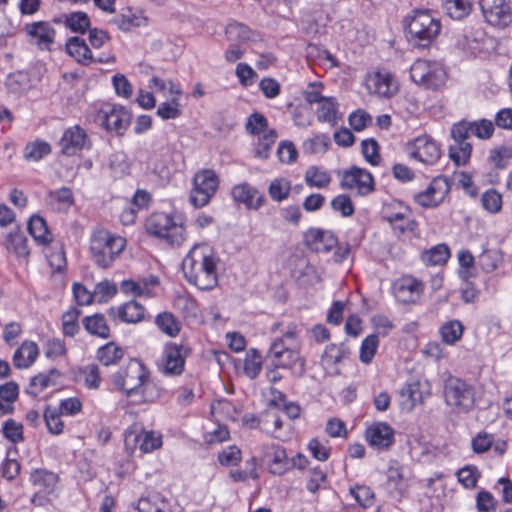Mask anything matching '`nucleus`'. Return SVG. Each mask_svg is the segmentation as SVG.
Listing matches in <instances>:
<instances>
[{
  "label": "nucleus",
  "instance_id": "4468645a",
  "mask_svg": "<svg viewBox=\"0 0 512 512\" xmlns=\"http://www.w3.org/2000/svg\"><path fill=\"white\" fill-rule=\"evenodd\" d=\"M411 79L425 89L438 90L447 80L444 66H411Z\"/></svg>",
  "mask_w": 512,
  "mask_h": 512
},
{
  "label": "nucleus",
  "instance_id": "aec40b11",
  "mask_svg": "<svg viewBox=\"0 0 512 512\" xmlns=\"http://www.w3.org/2000/svg\"><path fill=\"white\" fill-rule=\"evenodd\" d=\"M384 219L389 222L392 228L399 234L412 232L417 226L408 207L399 204L393 211L390 208L384 210Z\"/></svg>",
  "mask_w": 512,
  "mask_h": 512
},
{
  "label": "nucleus",
  "instance_id": "a18cd8bd",
  "mask_svg": "<svg viewBox=\"0 0 512 512\" xmlns=\"http://www.w3.org/2000/svg\"><path fill=\"white\" fill-rule=\"evenodd\" d=\"M305 182L310 187L325 188L330 184L331 176L318 166H310L305 173Z\"/></svg>",
  "mask_w": 512,
  "mask_h": 512
},
{
  "label": "nucleus",
  "instance_id": "de8ad7c7",
  "mask_svg": "<svg viewBox=\"0 0 512 512\" xmlns=\"http://www.w3.org/2000/svg\"><path fill=\"white\" fill-rule=\"evenodd\" d=\"M155 323L163 333L170 337H175L180 332V323L170 312L158 314Z\"/></svg>",
  "mask_w": 512,
  "mask_h": 512
},
{
  "label": "nucleus",
  "instance_id": "c9c22d12",
  "mask_svg": "<svg viewBox=\"0 0 512 512\" xmlns=\"http://www.w3.org/2000/svg\"><path fill=\"white\" fill-rule=\"evenodd\" d=\"M144 315V307L136 301H129L117 309V316L126 323L141 322Z\"/></svg>",
  "mask_w": 512,
  "mask_h": 512
},
{
  "label": "nucleus",
  "instance_id": "4d7b16f0",
  "mask_svg": "<svg viewBox=\"0 0 512 512\" xmlns=\"http://www.w3.org/2000/svg\"><path fill=\"white\" fill-rule=\"evenodd\" d=\"M262 369L261 356L255 349L250 350L244 360V373L251 379L256 378Z\"/></svg>",
  "mask_w": 512,
  "mask_h": 512
},
{
  "label": "nucleus",
  "instance_id": "393cba45",
  "mask_svg": "<svg viewBox=\"0 0 512 512\" xmlns=\"http://www.w3.org/2000/svg\"><path fill=\"white\" fill-rule=\"evenodd\" d=\"M349 355L350 349L345 344H330L322 355L321 364L329 374L338 375L340 373L338 364L348 358Z\"/></svg>",
  "mask_w": 512,
  "mask_h": 512
},
{
  "label": "nucleus",
  "instance_id": "6e6d98bb",
  "mask_svg": "<svg viewBox=\"0 0 512 512\" xmlns=\"http://www.w3.org/2000/svg\"><path fill=\"white\" fill-rule=\"evenodd\" d=\"M501 260L502 257L500 252L495 249L485 250L478 257L479 265L485 272H492L497 269Z\"/></svg>",
  "mask_w": 512,
  "mask_h": 512
},
{
  "label": "nucleus",
  "instance_id": "5fc2aeb1",
  "mask_svg": "<svg viewBox=\"0 0 512 512\" xmlns=\"http://www.w3.org/2000/svg\"><path fill=\"white\" fill-rule=\"evenodd\" d=\"M147 19L135 14H121L113 19V23L123 31H129L132 28L146 25Z\"/></svg>",
  "mask_w": 512,
  "mask_h": 512
},
{
  "label": "nucleus",
  "instance_id": "864d4df0",
  "mask_svg": "<svg viewBox=\"0 0 512 512\" xmlns=\"http://www.w3.org/2000/svg\"><path fill=\"white\" fill-rule=\"evenodd\" d=\"M65 25L74 32L85 33L90 26V20L84 12H73L65 15Z\"/></svg>",
  "mask_w": 512,
  "mask_h": 512
},
{
  "label": "nucleus",
  "instance_id": "7ed1b4c3",
  "mask_svg": "<svg viewBox=\"0 0 512 512\" xmlns=\"http://www.w3.org/2000/svg\"><path fill=\"white\" fill-rule=\"evenodd\" d=\"M126 247V240L106 229H96L90 238L92 261L100 268L112 266Z\"/></svg>",
  "mask_w": 512,
  "mask_h": 512
},
{
  "label": "nucleus",
  "instance_id": "7c9ffc66",
  "mask_svg": "<svg viewBox=\"0 0 512 512\" xmlns=\"http://www.w3.org/2000/svg\"><path fill=\"white\" fill-rule=\"evenodd\" d=\"M39 354L38 346L35 342L25 341L15 351L13 363L17 368H28L31 366Z\"/></svg>",
  "mask_w": 512,
  "mask_h": 512
},
{
  "label": "nucleus",
  "instance_id": "2f4dec72",
  "mask_svg": "<svg viewBox=\"0 0 512 512\" xmlns=\"http://www.w3.org/2000/svg\"><path fill=\"white\" fill-rule=\"evenodd\" d=\"M225 34L230 42H256L258 33L239 22H231L225 29Z\"/></svg>",
  "mask_w": 512,
  "mask_h": 512
},
{
  "label": "nucleus",
  "instance_id": "a211bd4d",
  "mask_svg": "<svg viewBox=\"0 0 512 512\" xmlns=\"http://www.w3.org/2000/svg\"><path fill=\"white\" fill-rule=\"evenodd\" d=\"M137 444L142 452L150 453L162 446V435L154 431L138 433L134 427L126 430L125 446L134 448Z\"/></svg>",
  "mask_w": 512,
  "mask_h": 512
},
{
  "label": "nucleus",
  "instance_id": "bf43d9fd",
  "mask_svg": "<svg viewBox=\"0 0 512 512\" xmlns=\"http://www.w3.org/2000/svg\"><path fill=\"white\" fill-rule=\"evenodd\" d=\"M350 494L354 497L355 501L364 508L370 507L373 504L374 493L370 487L366 485H356L350 488Z\"/></svg>",
  "mask_w": 512,
  "mask_h": 512
},
{
  "label": "nucleus",
  "instance_id": "dca6fc26",
  "mask_svg": "<svg viewBox=\"0 0 512 512\" xmlns=\"http://www.w3.org/2000/svg\"><path fill=\"white\" fill-rule=\"evenodd\" d=\"M367 89L380 97L389 98L398 91V82L386 69H376L366 76Z\"/></svg>",
  "mask_w": 512,
  "mask_h": 512
},
{
  "label": "nucleus",
  "instance_id": "9b49d317",
  "mask_svg": "<svg viewBox=\"0 0 512 512\" xmlns=\"http://www.w3.org/2000/svg\"><path fill=\"white\" fill-rule=\"evenodd\" d=\"M485 21L497 28H505L512 21V9L507 0H480Z\"/></svg>",
  "mask_w": 512,
  "mask_h": 512
},
{
  "label": "nucleus",
  "instance_id": "9d476101",
  "mask_svg": "<svg viewBox=\"0 0 512 512\" xmlns=\"http://www.w3.org/2000/svg\"><path fill=\"white\" fill-rule=\"evenodd\" d=\"M188 352L189 349L182 344L167 343L157 364L159 371L166 376L182 374Z\"/></svg>",
  "mask_w": 512,
  "mask_h": 512
},
{
  "label": "nucleus",
  "instance_id": "2eb2a0df",
  "mask_svg": "<svg viewBox=\"0 0 512 512\" xmlns=\"http://www.w3.org/2000/svg\"><path fill=\"white\" fill-rule=\"evenodd\" d=\"M450 191V185L445 177L434 178L428 187L414 195V201L424 208H434L440 205Z\"/></svg>",
  "mask_w": 512,
  "mask_h": 512
},
{
  "label": "nucleus",
  "instance_id": "603ef678",
  "mask_svg": "<svg viewBox=\"0 0 512 512\" xmlns=\"http://www.w3.org/2000/svg\"><path fill=\"white\" fill-rule=\"evenodd\" d=\"M278 134L276 130L270 129L258 139L257 147L254 151V155L260 159H267L271 150V147L275 143Z\"/></svg>",
  "mask_w": 512,
  "mask_h": 512
},
{
  "label": "nucleus",
  "instance_id": "c85d7f7f",
  "mask_svg": "<svg viewBox=\"0 0 512 512\" xmlns=\"http://www.w3.org/2000/svg\"><path fill=\"white\" fill-rule=\"evenodd\" d=\"M265 456L271 458L269 472L274 475H283L288 471V457L283 447L272 444L265 447Z\"/></svg>",
  "mask_w": 512,
  "mask_h": 512
},
{
  "label": "nucleus",
  "instance_id": "4c0bfd02",
  "mask_svg": "<svg viewBox=\"0 0 512 512\" xmlns=\"http://www.w3.org/2000/svg\"><path fill=\"white\" fill-rule=\"evenodd\" d=\"M85 329L92 335L106 339L110 335V328L101 314H94L83 319Z\"/></svg>",
  "mask_w": 512,
  "mask_h": 512
},
{
  "label": "nucleus",
  "instance_id": "09e8293b",
  "mask_svg": "<svg viewBox=\"0 0 512 512\" xmlns=\"http://www.w3.org/2000/svg\"><path fill=\"white\" fill-rule=\"evenodd\" d=\"M291 190V182L286 178L280 177L271 181L268 187V193L272 200L281 202L288 198Z\"/></svg>",
  "mask_w": 512,
  "mask_h": 512
},
{
  "label": "nucleus",
  "instance_id": "052dcab7",
  "mask_svg": "<svg viewBox=\"0 0 512 512\" xmlns=\"http://www.w3.org/2000/svg\"><path fill=\"white\" fill-rule=\"evenodd\" d=\"M512 157V151L507 147H498L490 151L488 160L496 168L503 169L507 167Z\"/></svg>",
  "mask_w": 512,
  "mask_h": 512
},
{
  "label": "nucleus",
  "instance_id": "6ab92c4d",
  "mask_svg": "<svg viewBox=\"0 0 512 512\" xmlns=\"http://www.w3.org/2000/svg\"><path fill=\"white\" fill-rule=\"evenodd\" d=\"M408 487V479L403 474L402 466L396 460L390 461L385 482V489L388 494L392 498L400 500L407 492Z\"/></svg>",
  "mask_w": 512,
  "mask_h": 512
},
{
  "label": "nucleus",
  "instance_id": "13d9d810",
  "mask_svg": "<svg viewBox=\"0 0 512 512\" xmlns=\"http://www.w3.org/2000/svg\"><path fill=\"white\" fill-rule=\"evenodd\" d=\"M61 413L52 407H47L44 412V420L50 433L58 435L63 432L64 423L60 418Z\"/></svg>",
  "mask_w": 512,
  "mask_h": 512
},
{
  "label": "nucleus",
  "instance_id": "bb28decb",
  "mask_svg": "<svg viewBox=\"0 0 512 512\" xmlns=\"http://www.w3.org/2000/svg\"><path fill=\"white\" fill-rule=\"evenodd\" d=\"M157 277L150 276L148 278L140 279L139 281L124 280L121 283L120 289L126 295L134 297H147L154 296L153 289L158 285Z\"/></svg>",
  "mask_w": 512,
  "mask_h": 512
},
{
  "label": "nucleus",
  "instance_id": "f704fd0d",
  "mask_svg": "<svg viewBox=\"0 0 512 512\" xmlns=\"http://www.w3.org/2000/svg\"><path fill=\"white\" fill-rule=\"evenodd\" d=\"M30 481L34 486L38 487L39 490H43L47 494H50L54 491L58 482V476L45 469H36L31 472Z\"/></svg>",
  "mask_w": 512,
  "mask_h": 512
},
{
  "label": "nucleus",
  "instance_id": "f8f14e48",
  "mask_svg": "<svg viewBox=\"0 0 512 512\" xmlns=\"http://www.w3.org/2000/svg\"><path fill=\"white\" fill-rule=\"evenodd\" d=\"M408 152L411 158L426 165L435 164L441 156L440 146L429 135L415 138L408 144Z\"/></svg>",
  "mask_w": 512,
  "mask_h": 512
},
{
  "label": "nucleus",
  "instance_id": "8fccbe9b",
  "mask_svg": "<svg viewBox=\"0 0 512 512\" xmlns=\"http://www.w3.org/2000/svg\"><path fill=\"white\" fill-rule=\"evenodd\" d=\"M179 95H174L171 100L162 102L157 108V115L163 120L176 119L182 114Z\"/></svg>",
  "mask_w": 512,
  "mask_h": 512
},
{
  "label": "nucleus",
  "instance_id": "6e6552de",
  "mask_svg": "<svg viewBox=\"0 0 512 512\" xmlns=\"http://www.w3.org/2000/svg\"><path fill=\"white\" fill-rule=\"evenodd\" d=\"M219 186L217 174L211 169L197 172L193 177L190 202L196 208L206 206L216 193Z\"/></svg>",
  "mask_w": 512,
  "mask_h": 512
},
{
  "label": "nucleus",
  "instance_id": "ddd939ff",
  "mask_svg": "<svg viewBox=\"0 0 512 512\" xmlns=\"http://www.w3.org/2000/svg\"><path fill=\"white\" fill-rule=\"evenodd\" d=\"M340 187L356 189L358 195L365 196L374 191V178L367 170L352 166L341 173Z\"/></svg>",
  "mask_w": 512,
  "mask_h": 512
},
{
  "label": "nucleus",
  "instance_id": "e2e57ef3",
  "mask_svg": "<svg viewBox=\"0 0 512 512\" xmlns=\"http://www.w3.org/2000/svg\"><path fill=\"white\" fill-rule=\"evenodd\" d=\"M329 144V137L325 134H320L306 140L303 144V148L306 153L316 154L325 152L328 149Z\"/></svg>",
  "mask_w": 512,
  "mask_h": 512
},
{
  "label": "nucleus",
  "instance_id": "b1692460",
  "mask_svg": "<svg viewBox=\"0 0 512 512\" xmlns=\"http://www.w3.org/2000/svg\"><path fill=\"white\" fill-rule=\"evenodd\" d=\"M366 440L377 449H387L394 443V430L385 422H377L367 428Z\"/></svg>",
  "mask_w": 512,
  "mask_h": 512
},
{
  "label": "nucleus",
  "instance_id": "a19ab883",
  "mask_svg": "<svg viewBox=\"0 0 512 512\" xmlns=\"http://www.w3.org/2000/svg\"><path fill=\"white\" fill-rule=\"evenodd\" d=\"M47 203L54 210H57V211L66 210L73 203L72 191L69 188L63 187L59 190L50 192L47 197Z\"/></svg>",
  "mask_w": 512,
  "mask_h": 512
},
{
  "label": "nucleus",
  "instance_id": "f03ea898",
  "mask_svg": "<svg viewBox=\"0 0 512 512\" xmlns=\"http://www.w3.org/2000/svg\"><path fill=\"white\" fill-rule=\"evenodd\" d=\"M404 27L408 41L415 47L428 48L441 31L439 19L428 10H414L405 18Z\"/></svg>",
  "mask_w": 512,
  "mask_h": 512
},
{
  "label": "nucleus",
  "instance_id": "20e7f679",
  "mask_svg": "<svg viewBox=\"0 0 512 512\" xmlns=\"http://www.w3.org/2000/svg\"><path fill=\"white\" fill-rule=\"evenodd\" d=\"M146 232L164 240L173 247H179L185 241V229L182 223L166 213H153L145 222Z\"/></svg>",
  "mask_w": 512,
  "mask_h": 512
},
{
  "label": "nucleus",
  "instance_id": "f3484780",
  "mask_svg": "<svg viewBox=\"0 0 512 512\" xmlns=\"http://www.w3.org/2000/svg\"><path fill=\"white\" fill-rule=\"evenodd\" d=\"M30 43L36 45L41 50H50L54 43L56 31L47 21H36L26 24L24 28Z\"/></svg>",
  "mask_w": 512,
  "mask_h": 512
},
{
  "label": "nucleus",
  "instance_id": "774afa93",
  "mask_svg": "<svg viewBox=\"0 0 512 512\" xmlns=\"http://www.w3.org/2000/svg\"><path fill=\"white\" fill-rule=\"evenodd\" d=\"M361 146L365 160L372 165H377L380 162L378 143L374 139H365Z\"/></svg>",
  "mask_w": 512,
  "mask_h": 512
},
{
  "label": "nucleus",
  "instance_id": "69168bd1",
  "mask_svg": "<svg viewBox=\"0 0 512 512\" xmlns=\"http://www.w3.org/2000/svg\"><path fill=\"white\" fill-rule=\"evenodd\" d=\"M482 205L490 213H497L502 207V196L496 190L491 189L482 195Z\"/></svg>",
  "mask_w": 512,
  "mask_h": 512
},
{
  "label": "nucleus",
  "instance_id": "e433bc0d",
  "mask_svg": "<svg viewBox=\"0 0 512 512\" xmlns=\"http://www.w3.org/2000/svg\"><path fill=\"white\" fill-rule=\"evenodd\" d=\"M449 258L450 250L445 244H438L421 254V260L427 266L443 265Z\"/></svg>",
  "mask_w": 512,
  "mask_h": 512
},
{
  "label": "nucleus",
  "instance_id": "0eeeda50",
  "mask_svg": "<svg viewBox=\"0 0 512 512\" xmlns=\"http://www.w3.org/2000/svg\"><path fill=\"white\" fill-rule=\"evenodd\" d=\"M446 403L458 412H468L475 403V393L471 385L459 378H449L444 387Z\"/></svg>",
  "mask_w": 512,
  "mask_h": 512
},
{
  "label": "nucleus",
  "instance_id": "c756f323",
  "mask_svg": "<svg viewBox=\"0 0 512 512\" xmlns=\"http://www.w3.org/2000/svg\"><path fill=\"white\" fill-rule=\"evenodd\" d=\"M60 378V372L57 369H50L48 372L39 373L31 378L27 393L37 396L50 386H55Z\"/></svg>",
  "mask_w": 512,
  "mask_h": 512
},
{
  "label": "nucleus",
  "instance_id": "37998d69",
  "mask_svg": "<svg viewBox=\"0 0 512 512\" xmlns=\"http://www.w3.org/2000/svg\"><path fill=\"white\" fill-rule=\"evenodd\" d=\"M464 326L458 320L445 322L439 329L442 341L447 345H454L462 338Z\"/></svg>",
  "mask_w": 512,
  "mask_h": 512
},
{
  "label": "nucleus",
  "instance_id": "f257e3e1",
  "mask_svg": "<svg viewBox=\"0 0 512 512\" xmlns=\"http://www.w3.org/2000/svg\"><path fill=\"white\" fill-rule=\"evenodd\" d=\"M219 258L208 244H196L182 262L186 280L200 290H211L218 284Z\"/></svg>",
  "mask_w": 512,
  "mask_h": 512
},
{
  "label": "nucleus",
  "instance_id": "ea45409f",
  "mask_svg": "<svg viewBox=\"0 0 512 512\" xmlns=\"http://www.w3.org/2000/svg\"><path fill=\"white\" fill-rule=\"evenodd\" d=\"M7 250L15 253L19 257H26L29 255L27 238L19 229L11 231L6 238Z\"/></svg>",
  "mask_w": 512,
  "mask_h": 512
},
{
  "label": "nucleus",
  "instance_id": "338daca9",
  "mask_svg": "<svg viewBox=\"0 0 512 512\" xmlns=\"http://www.w3.org/2000/svg\"><path fill=\"white\" fill-rule=\"evenodd\" d=\"M268 122L265 116L259 113H254L248 118L246 129L250 134L260 135L266 133Z\"/></svg>",
  "mask_w": 512,
  "mask_h": 512
},
{
  "label": "nucleus",
  "instance_id": "72a5a7b5",
  "mask_svg": "<svg viewBox=\"0 0 512 512\" xmlns=\"http://www.w3.org/2000/svg\"><path fill=\"white\" fill-rule=\"evenodd\" d=\"M306 241L317 251H329L337 243V239L332 233L320 229H311L306 235Z\"/></svg>",
  "mask_w": 512,
  "mask_h": 512
},
{
  "label": "nucleus",
  "instance_id": "5701e85b",
  "mask_svg": "<svg viewBox=\"0 0 512 512\" xmlns=\"http://www.w3.org/2000/svg\"><path fill=\"white\" fill-rule=\"evenodd\" d=\"M88 141L85 130L79 125L67 128L60 139L61 152L65 155H74L82 150Z\"/></svg>",
  "mask_w": 512,
  "mask_h": 512
},
{
  "label": "nucleus",
  "instance_id": "39448f33",
  "mask_svg": "<svg viewBox=\"0 0 512 512\" xmlns=\"http://www.w3.org/2000/svg\"><path fill=\"white\" fill-rule=\"evenodd\" d=\"M148 382L149 372L136 360L113 375V384L127 396L143 394Z\"/></svg>",
  "mask_w": 512,
  "mask_h": 512
},
{
  "label": "nucleus",
  "instance_id": "a878e982",
  "mask_svg": "<svg viewBox=\"0 0 512 512\" xmlns=\"http://www.w3.org/2000/svg\"><path fill=\"white\" fill-rule=\"evenodd\" d=\"M66 50L67 53L77 62H81L83 59H90L99 63H109L116 61L114 55H100L98 57H93L85 41L79 37L70 38L66 43Z\"/></svg>",
  "mask_w": 512,
  "mask_h": 512
},
{
  "label": "nucleus",
  "instance_id": "cd10ccee",
  "mask_svg": "<svg viewBox=\"0 0 512 512\" xmlns=\"http://www.w3.org/2000/svg\"><path fill=\"white\" fill-rule=\"evenodd\" d=\"M426 393L422 390L420 382L406 384L400 391L402 410L411 411L417 404L422 403Z\"/></svg>",
  "mask_w": 512,
  "mask_h": 512
},
{
  "label": "nucleus",
  "instance_id": "58836bf2",
  "mask_svg": "<svg viewBox=\"0 0 512 512\" xmlns=\"http://www.w3.org/2000/svg\"><path fill=\"white\" fill-rule=\"evenodd\" d=\"M28 231L34 240L39 244H47L51 241V234L47 228L44 218L32 216L28 222Z\"/></svg>",
  "mask_w": 512,
  "mask_h": 512
},
{
  "label": "nucleus",
  "instance_id": "1a4fd4ad",
  "mask_svg": "<svg viewBox=\"0 0 512 512\" xmlns=\"http://www.w3.org/2000/svg\"><path fill=\"white\" fill-rule=\"evenodd\" d=\"M472 134V127L468 121H460L451 128V137L454 144L449 147V157L456 165H464L471 156L472 145L466 140Z\"/></svg>",
  "mask_w": 512,
  "mask_h": 512
},
{
  "label": "nucleus",
  "instance_id": "c03bdc74",
  "mask_svg": "<svg viewBox=\"0 0 512 512\" xmlns=\"http://www.w3.org/2000/svg\"><path fill=\"white\" fill-rule=\"evenodd\" d=\"M51 152V146L44 140L37 139L26 144L23 156L28 161L37 162Z\"/></svg>",
  "mask_w": 512,
  "mask_h": 512
},
{
  "label": "nucleus",
  "instance_id": "3c124183",
  "mask_svg": "<svg viewBox=\"0 0 512 512\" xmlns=\"http://www.w3.org/2000/svg\"><path fill=\"white\" fill-rule=\"evenodd\" d=\"M379 346V337L377 334L368 335L361 343L359 359L364 364H369Z\"/></svg>",
  "mask_w": 512,
  "mask_h": 512
},
{
  "label": "nucleus",
  "instance_id": "79ce46f5",
  "mask_svg": "<svg viewBox=\"0 0 512 512\" xmlns=\"http://www.w3.org/2000/svg\"><path fill=\"white\" fill-rule=\"evenodd\" d=\"M123 355V349L115 342H109L97 351V359L105 366L116 364Z\"/></svg>",
  "mask_w": 512,
  "mask_h": 512
},
{
  "label": "nucleus",
  "instance_id": "473e14b6",
  "mask_svg": "<svg viewBox=\"0 0 512 512\" xmlns=\"http://www.w3.org/2000/svg\"><path fill=\"white\" fill-rule=\"evenodd\" d=\"M317 119L320 122H327L331 127L338 124L341 114L338 112V104L334 98H325L318 103Z\"/></svg>",
  "mask_w": 512,
  "mask_h": 512
},
{
  "label": "nucleus",
  "instance_id": "0e129e2a",
  "mask_svg": "<svg viewBox=\"0 0 512 512\" xmlns=\"http://www.w3.org/2000/svg\"><path fill=\"white\" fill-rule=\"evenodd\" d=\"M331 207L343 217H350L354 214V205L348 195L340 194L331 200Z\"/></svg>",
  "mask_w": 512,
  "mask_h": 512
},
{
  "label": "nucleus",
  "instance_id": "49530a36",
  "mask_svg": "<svg viewBox=\"0 0 512 512\" xmlns=\"http://www.w3.org/2000/svg\"><path fill=\"white\" fill-rule=\"evenodd\" d=\"M444 8L447 14L456 20L468 16L472 10L471 0H444Z\"/></svg>",
  "mask_w": 512,
  "mask_h": 512
},
{
  "label": "nucleus",
  "instance_id": "423d86ee",
  "mask_svg": "<svg viewBox=\"0 0 512 512\" xmlns=\"http://www.w3.org/2000/svg\"><path fill=\"white\" fill-rule=\"evenodd\" d=\"M95 123L108 132L124 135L131 122V113L121 105L105 103L97 110Z\"/></svg>",
  "mask_w": 512,
  "mask_h": 512
},
{
  "label": "nucleus",
  "instance_id": "680f3d73",
  "mask_svg": "<svg viewBox=\"0 0 512 512\" xmlns=\"http://www.w3.org/2000/svg\"><path fill=\"white\" fill-rule=\"evenodd\" d=\"M117 292L116 285L108 280L96 284L94 288L95 301L99 303L108 302Z\"/></svg>",
  "mask_w": 512,
  "mask_h": 512
},
{
  "label": "nucleus",
  "instance_id": "4be33fe9",
  "mask_svg": "<svg viewBox=\"0 0 512 512\" xmlns=\"http://www.w3.org/2000/svg\"><path fill=\"white\" fill-rule=\"evenodd\" d=\"M231 194L236 202L243 204L250 210H258L265 202L263 194L248 183L235 185Z\"/></svg>",
  "mask_w": 512,
  "mask_h": 512
},
{
  "label": "nucleus",
  "instance_id": "412c9836",
  "mask_svg": "<svg viewBox=\"0 0 512 512\" xmlns=\"http://www.w3.org/2000/svg\"><path fill=\"white\" fill-rule=\"evenodd\" d=\"M422 290V283L411 276H404L393 284L396 299L405 304L415 302L420 297Z\"/></svg>",
  "mask_w": 512,
  "mask_h": 512
}]
</instances>
